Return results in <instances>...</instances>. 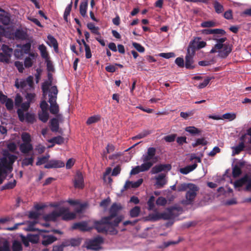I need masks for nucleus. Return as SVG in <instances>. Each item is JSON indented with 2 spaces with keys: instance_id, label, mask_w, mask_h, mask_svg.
Returning a JSON list of instances; mask_svg holds the SVG:
<instances>
[{
  "instance_id": "obj_30",
  "label": "nucleus",
  "mask_w": 251,
  "mask_h": 251,
  "mask_svg": "<svg viewBox=\"0 0 251 251\" xmlns=\"http://www.w3.org/2000/svg\"><path fill=\"white\" fill-rule=\"evenodd\" d=\"M194 184L191 183H183L179 184L177 187V191L178 192H182L187 191Z\"/></svg>"
},
{
  "instance_id": "obj_20",
  "label": "nucleus",
  "mask_w": 251,
  "mask_h": 251,
  "mask_svg": "<svg viewBox=\"0 0 251 251\" xmlns=\"http://www.w3.org/2000/svg\"><path fill=\"white\" fill-rule=\"evenodd\" d=\"M165 176L163 174H160L157 176L155 177L156 180L155 185L157 188H161L166 183L165 179Z\"/></svg>"
},
{
  "instance_id": "obj_17",
  "label": "nucleus",
  "mask_w": 251,
  "mask_h": 251,
  "mask_svg": "<svg viewBox=\"0 0 251 251\" xmlns=\"http://www.w3.org/2000/svg\"><path fill=\"white\" fill-rule=\"evenodd\" d=\"M176 209V207H172L167 208L166 212L160 213L161 219L169 220L175 217L174 211Z\"/></svg>"
},
{
  "instance_id": "obj_12",
  "label": "nucleus",
  "mask_w": 251,
  "mask_h": 251,
  "mask_svg": "<svg viewBox=\"0 0 251 251\" xmlns=\"http://www.w3.org/2000/svg\"><path fill=\"white\" fill-rule=\"evenodd\" d=\"M30 105V103L28 101L23 102L20 105L21 108L17 110V114L20 121L24 122L25 121L24 111H26L28 110Z\"/></svg>"
},
{
  "instance_id": "obj_29",
  "label": "nucleus",
  "mask_w": 251,
  "mask_h": 251,
  "mask_svg": "<svg viewBox=\"0 0 251 251\" xmlns=\"http://www.w3.org/2000/svg\"><path fill=\"white\" fill-rule=\"evenodd\" d=\"M80 244V241L79 239H71L70 240H68L67 241L63 242V246H78Z\"/></svg>"
},
{
  "instance_id": "obj_1",
  "label": "nucleus",
  "mask_w": 251,
  "mask_h": 251,
  "mask_svg": "<svg viewBox=\"0 0 251 251\" xmlns=\"http://www.w3.org/2000/svg\"><path fill=\"white\" fill-rule=\"evenodd\" d=\"M124 218L123 216H120L115 218L113 221H111L109 220H104L105 217H104L100 221L95 222V227L99 232L116 235L118 232L116 227L119 226Z\"/></svg>"
},
{
  "instance_id": "obj_58",
  "label": "nucleus",
  "mask_w": 251,
  "mask_h": 251,
  "mask_svg": "<svg viewBox=\"0 0 251 251\" xmlns=\"http://www.w3.org/2000/svg\"><path fill=\"white\" fill-rule=\"evenodd\" d=\"M21 138L23 143H30L31 141V136L30 134L26 132L22 133Z\"/></svg>"
},
{
  "instance_id": "obj_32",
  "label": "nucleus",
  "mask_w": 251,
  "mask_h": 251,
  "mask_svg": "<svg viewBox=\"0 0 251 251\" xmlns=\"http://www.w3.org/2000/svg\"><path fill=\"white\" fill-rule=\"evenodd\" d=\"M39 119L43 122L46 123L49 119V114L48 111H41L38 113Z\"/></svg>"
},
{
  "instance_id": "obj_64",
  "label": "nucleus",
  "mask_w": 251,
  "mask_h": 251,
  "mask_svg": "<svg viewBox=\"0 0 251 251\" xmlns=\"http://www.w3.org/2000/svg\"><path fill=\"white\" fill-rule=\"evenodd\" d=\"M167 200L162 197H159L156 201V203L158 205L164 206L167 203Z\"/></svg>"
},
{
  "instance_id": "obj_36",
  "label": "nucleus",
  "mask_w": 251,
  "mask_h": 251,
  "mask_svg": "<svg viewBox=\"0 0 251 251\" xmlns=\"http://www.w3.org/2000/svg\"><path fill=\"white\" fill-rule=\"evenodd\" d=\"M18 47H20L21 50H23V52L24 54H28L30 53V50L31 49V43L28 42L23 45H17Z\"/></svg>"
},
{
  "instance_id": "obj_50",
  "label": "nucleus",
  "mask_w": 251,
  "mask_h": 251,
  "mask_svg": "<svg viewBox=\"0 0 251 251\" xmlns=\"http://www.w3.org/2000/svg\"><path fill=\"white\" fill-rule=\"evenodd\" d=\"M207 144V141L205 140L204 138H198L196 140V142L192 144V146L193 147H196L198 145H206Z\"/></svg>"
},
{
  "instance_id": "obj_51",
  "label": "nucleus",
  "mask_w": 251,
  "mask_h": 251,
  "mask_svg": "<svg viewBox=\"0 0 251 251\" xmlns=\"http://www.w3.org/2000/svg\"><path fill=\"white\" fill-rule=\"evenodd\" d=\"M34 161V158L31 156L29 158H24L22 162V166H27L28 165H32Z\"/></svg>"
},
{
  "instance_id": "obj_8",
  "label": "nucleus",
  "mask_w": 251,
  "mask_h": 251,
  "mask_svg": "<svg viewBox=\"0 0 251 251\" xmlns=\"http://www.w3.org/2000/svg\"><path fill=\"white\" fill-rule=\"evenodd\" d=\"M3 157L1 159L0 162L6 168L11 167L17 158V156L11 154L7 151H3Z\"/></svg>"
},
{
  "instance_id": "obj_7",
  "label": "nucleus",
  "mask_w": 251,
  "mask_h": 251,
  "mask_svg": "<svg viewBox=\"0 0 251 251\" xmlns=\"http://www.w3.org/2000/svg\"><path fill=\"white\" fill-rule=\"evenodd\" d=\"M123 208L121 203H114L112 204L109 210V215L105 217L104 220H109L113 221L115 218L119 217L118 214L119 212ZM120 215H119L120 216Z\"/></svg>"
},
{
  "instance_id": "obj_9",
  "label": "nucleus",
  "mask_w": 251,
  "mask_h": 251,
  "mask_svg": "<svg viewBox=\"0 0 251 251\" xmlns=\"http://www.w3.org/2000/svg\"><path fill=\"white\" fill-rule=\"evenodd\" d=\"M195 52V47H193L190 44L187 49V52L185 56V66L187 69H192L194 67L193 64L194 63L193 56Z\"/></svg>"
},
{
  "instance_id": "obj_18",
  "label": "nucleus",
  "mask_w": 251,
  "mask_h": 251,
  "mask_svg": "<svg viewBox=\"0 0 251 251\" xmlns=\"http://www.w3.org/2000/svg\"><path fill=\"white\" fill-rule=\"evenodd\" d=\"M19 149L22 153L27 154L32 151L33 147L31 143H23L20 145Z\"/></svg>"
},
{
  "instance_id": "obj_13",
  "label": "nucleus",
  "mask_w": 251,
  "mask_h": 251,
  "mask_svg": "<svg viewBox=\"0 0 251 251\" xmlns=\"http://www.w3.org/2000/svg\"><path fill=\"white\" fill-rule=\"evenodd\" d=\"M74 187L76 188L82 189L84 187V179L82 173L77 171L74 177Z\"/></svg>"
},
{
  "instance_id": "obj_24",
  "label": "nucleus",
  "mask_w": 251,
  "mask_h": 251,
  "mask_svg": "<svg viewBox=\"0 0 251 251\" xmlns=\"http://www.w3.org/2000/svg\"><path fill=\"white\" fill-rule=\"evenodd\" d=\"M249 176L247 175L244 176L241 178L236 180L233 185L235 188L240 187L248 181Z\"/></svg>"
},
{
  "instance_id": "obj_60",
  "label": "nucleus",
  "mask_w": 251,
  "mask_h": 251,
  "mask_svg": "<svg viewBox=\"0 0 251 251\" xmlns=\"http://www.w3.org/2000/svg\"><path fill=\"white\" fill-rule=\"evenodd\" d=\"M28 240L32 243H37L39 241V236L37 234H28L27 235Z\"/></svg>"
},
{
  "instance_id": "obj_46",
  "label": "nucleus",
  "mask_w": 251,
  "mask_h": 251,
  "mask_svg": "<svg viewBox=\"0 0 251 251\" xmlns=\"http://www.w3.org/2000/svg\"><path fill=\"white\" fill-rule=\"evenodd\" d=\"M243 142L251 144V127L248 130V133L242 136L241 138Z\"/></svg>"
},
{
  "instance_id": "obj_10",
  "label": "nucleus",
  "mask_w": 251,
  "mask_h": 251,
  "mask_svg": "<svg viewBox=\"0 0 251 251\" xmlns=\"http://www.w3.org/2000/svg\"><path fill=\"white\" fill-rule=\"evenodd\" d=\"M156 152V150L154 148L151 147L148 149L147 152L142 157L143 164H149L151 165V168L155 162L154 156Z\"/></svg>"
},
{
  "instance_id": "obj_49",
  "label": "nucleus",
  "mask_w": 251,
  "mask_h": 251,
  "mask_svg": "<svg viewBox=\"0 0 251 251\" xmlns=\"http://www.w3.org/2000/svg\"><path fill=\"white\" fill-rule=\"evenodd\" d=\"M0 251H10L9 243L7 241L0 242Z\"/></svg>"
},
{
  "instance_id": "obj_23",
  "label": "nucleus",
  "mask_w": 251,
  "mask_h": 251,
  "mask_svg": "<svg viewBox=\"0 0 251 251\" xmlns=\"http://www.w3.org/2000/svg\"><path fill=\"white\" fill-rule=\"evenodd\" d=\"M197 167V164L194 163L192 165L187 166L185 167L180 168L179 170V172L183 175H187L190 172L195 170Z\"/></svg>"
},
{
  "instance_id": "obj_61",
  "label": "nucleus",
  "mask_w": 251,
  "mask_h": 251,
  "mask_svg": "<svg viewBox=\"0 0 251 251\" xmlns=\"http://www.w3.org/2000/svg\"><path fill=\"white\" fill-rule=\"evenodd\" d=\"M176 137V134H172L164 137V140L167 142H174Z\"/></svg>"
},
{
  "instance_id": "obj_6",
  "label": "nucleus",
  "mask_w": 251,
  "mask_h": 251,
  "mask_svg": "<svg viewBox=\"0 0 251 251\" xmlns=\"http://www.w3.org/2000/svg\"><path fill=\"white\" fill-rule=\"evenodd\" d=\"M191 186L192 187L187 191L185 195L186 200L184 201V204L186 205L193 203L199 190V188L196 185L194 184Z\"/></svg>"
},
{
  "instance_id": "obj_48",
  "label": "nucleus",
  "mask_w": 251,
  "mask_h": 251,
  "mask_svg": "<svg viewBox=\"0 0 251 251\" xmlns=\"http://www.w3.org/2000/svg\"><path fill=\"white\" fill-rule=\"evenodd\" d=\"M13 251H21L22 250V246L20 242L15 240L13 242L12 247Z\"/></svg>"
},
{
  "instance_id": "obj_3",
  "label": "nucleus",
  "mask_w": 251,
  "mask_h": 251,
  "mask_svg": "<svg viewBox=\"0 0 251 251\" xmlns=\"http://www.w3.org/2000/svg\"><path fill=\"white\" fill-rule=\"evenodd\" d=\"M227 40L226 37H223L219 40L210 52L211 53L219 52V56L222 58L226 57L232 50L229 44L224 43Z\"/></svg>"
},
{
  "instance_id": "obj_2",
  "label": "nucleus",
  "mask_w": 251,
  "mask_h": 251,
  "mask_svg": "<svg viewBox=\"0 0 251 251\" xmlns=\"http://www.w3.org/2000/svg\"><path fill=\"white\" fill-rule=\"evenodd\" d=\"M76 215L74 212H69V209L66 207H61L58 209L46 215L44 219L46 221H55L57 218L61 217L64 221H70L74 219Z\"/></svg>"
},
{
  "instance_id": "obj_28",
  "label": "nucleus",
  "mask_w": 251,
  "mask_h": 251,
  "mask_svg": "<svg viewBox=\"0 0 251 251\" xmlns=\"http://www.w3.org/2000/svg\"><path fill=\"white\" fill-rule=\"evenodd\" d=\"M185 130L193 135L200 134L201 132V129L193 126H190L185 127Z\"/></svg>"
},
{
  "instance_id": "obj_62",
  "label": "nucleus",
  "mask_w": 251,
  "mask_h": 251,
  "mask_svg": "<svg viewBox=\"0 0 251 251\" xmlns=\"http://www.w3.org/2000/svg\"><path fill=\"white\" fill-rule=\"evenodd\" d=\"M23 101V98L19 94L16 95L15 98V105L16 107H20Z\"/></svg>"
},
{
  "instance_id": "obj_16",
  "label": "nucleus",
  "mask_w": 251,
  "mask_h": 251,
  "mask_svg": "<svg viewBox=\"0 0 251 251\" xmlns=\"http://www.w3.org/2000/svg\"><path fill=\"white\" fill-rule=\"evenodd\" d=\"M38 54L34 52H30L29 53V56L26 57L24 60V65L26 68L31 67L35 58L37 57Z\"/></svg>"
},
{
  "instance_id": "obj_4",
  "label": "nucleus",
  "mask_w": 251,
  "mask_h": 251,
  "mask_svg": "<svg viewBox=\"0 0 251 251\" xmlns=\"http://www.w3.org/2000/svg\"><path fill=\"white\" fill-rule=\"evenodd\" d=\"M58 90L56 86L51 87L49 90V100L50 106V112L52 114H57L59 112V106L56 103Z\"/></svg>"
},
{
  "instance_id": "obj_40",
  "label": "nucleus",
  "mask_w": 251,
  "mask_h": 251,
  "mask_svg": "<svg viewBox=\"0 0 251 251\" xmlns=\"http://www.w3.org/2000/svg\"><path fill=\"white\" fill-rule=\"evenodd\" d=\"M26 34L23 30L17 29L14 33V37L16 39L23 40L25 38Z\"/></svg>"
},
{
  "instance_id": "obj_37",
  "label": "nucleus",
  "mask_w": 251,
  "mask_h": 251,
  "mask_svg": "<svg viewBox=\"0 0 251 251\" xmlns=\"http://www.w3.org/2000/svg\"><path fill=\"white\" fill-rule=\"evenodd\" d=\"M1 50L2 51V53L6 55H9L10 57H11L13 53V49L12 48H9L7 45L3 44L1 46Z\"/></svg>"
},
{
  "instance_id": "obj_33",
  "label": "nucleus",
  "mask_w": 251,
  "mask_h": 251,
  "mask_svg": "<svg viewBox=\"0 0 251 251\" xmlns=\"http://www.w3.org/2000/svg\"><path fill=\"white\" fill-rule=\"evenodd\" d=\"M87 27L91 30L92 33L100 37V34L99 31L100 28L98 26H96L93 23H89L87 24Z\"/></svg>"
},
{
  "instance_id": "obj_19",
  "label": "nucleus",
  "mask_w": 251,
  "mask_h": 251,
  "mask_svg": "<svg viewBox=\"0 0 251 251\" xmlns=\"http://www.w3.org/2000/svg\"><path fill=\"white\" fill-rule=\"evenodd\" d=\"M142 182L143 179L142 178L139 179L137 181L135 182L127 181L124 185V188L125 189H127L130 188H137L142 183Z\"/></svg>"
},
{
  "instance_id": "obj_14",
  "label": "nucleus",
  "mask_w": 251,
  "mask_h": 251,
  "mask_svg": "<svg viewBox=\"0 0 251 251\" xmlns=\"http://www.w3.org/2000/svg\"><path fill=\"white\" fill-rule=\"evenodd\" d=\"M64 163L60 160H51L48 162L44 166L45 168H57L64 167Z\"/></svg>"
},
{
  "instance_id": "obj_22",
  "label": "nucleus",
  "mask_w": 251,
  "mask_h": 251,
  "mask_svg": "<svg viewBox=\"0 0 251 251\" xmlns=\"http://www.w3.org/2000/svg\"><path fill=\"white\" fill-rule=\"evenodd\" d=\"M48 41L47 42V44L50 47H53L55 51L58 50V43L55 38L51 35H49L47 37Z\"/></svg>"
},
{
  "instance_id": "obj_11",
  "label": "nucleus",
  "mask_w": 251,
  "mask_h": 251,
  "mask_svg": "<svg viewBox=\"0 0 251 251\" xmlns=\"http://www.w3.org/2000/svg\"><path fill=\"white\" fill-rule=\"evenodd\" d=\"M103 242L102 237L98 236L94 239L89 241L87 244L86 247L88 249L93 250H98L100 249L101 244Z\"/></svg>"
},
{
  "instance_id": "obj_52",
  "label": "nucleus",
  "mask_w": 251,
  "mask_h": 251,
  "mask_svg": "<svg viewBox=\"0 0 251 251\" xmlns=\"http://www.w3.org/2000/svg\"><path fill=\"white\" fill-rule=\"evenodd\" d=\"M50 158V155L49 154L46 155V156H42L41 157L38 158V160L36 162V165L40 166L42 165L45 163H46Z\"/></svg>"
},
{
  "instance_id": "obj_57",
  "label": "nucleus",
  "mask_w": 251,
  "mask_h": 251,
  "mask_svg": "<svg viewBox=\"0 0 251 251\" xmlns=\"http://www.w3.org/2000/svg\"><path fill=\"white\" fill-rule=\"evenodd\" d=\"M236 114L234 113H227L223 115L222 118L232 121L236 118Z\"/></svg>"
},
{
  "instance_id": "obj_21",
  "label": "nucleus",
  "mask_w": 251,
  "mask_h": 251,
  "mask_svg": "<svg viewBox=\"0 0 251 251\" xmlns=\"http://www.w3.org/2000/svg\"><path fill=\"white\" fill-rule=\"evenodd\" d=\"M73 229H79L81 231H89L91 228L89 227L86 222L75 223L73 226Z\"/></svg>"
},
{
  "instance_id": "obj_59",
  "label": "nucleus",
  "mask_w": 251,
  "mask_h": 251,
  "mask_svg": "<svg viewBox=\"0 0 251 251\" xmlns=\"http://www.w3.org/2000/svg\"><path fill=\"white\" fill-rule=\"evenodd\" d=\"M25 120L27 123H33L35 121V116L32 114L27 113L25 116Z\"/></svg>"
},
{
  "instance_id": "obj_54",
  "label": "nucleus",
  "mask_w": 251,
  "mask_h": 251,
  "mask_svg": "<svg viewBox=\"0 0 251 251\" xmlns=\"http://www.w3.org/2000/svg\"><path fill=\"white\" fill-rule=\"evenodd\" d=\"M11 58L10 57V55H6V54H3L2 52H0V62H2L6 64H8L10 63Z\"/></svg>"
},
{
  "instance_id": "obj_39",
  "label": "nucleus",
  "mask_w": 251,
  "mask_h": 251,
  "mask_svg": "<svg viewBox=\"0 0 251 251\" xmlns=\"http://www.w3.org/2000/svg\"><path fill=\"white\" fill-rule=\"evenodd\" d=\"M213 6L217 13H222L224 11V8L223 5H222L217 1H215L213 2Z\"/></svg>"
},
{
  "instance_id": "obj_45",
  "label": "nucleus",
  "mask_w": 251,
  "mask_h": 251,
  "mask_svg": "<svg viewBox=\"0 0 251 251\" xmlns=\"http://www.w3.org/2000/svg\"><path fill=\"white\" fill-rule=\"evenodd\" d=\"M10 21V19L9 16L0 14V22L3 24L4 25H9Z\"/></svg>"
},
{
  "instance_id": "obj_41",
  "label": "nucleus",
  "mask_w": 251,
  "mask_h": 251,
  "mask_svg": "<svg viewBox=\"0 0 251 251\" xmlns=\"http://www.w3.org/2000/svg\"><path fill=\"white\" fill-rule=\"evenodd\" d=\"M100 119V115H94L88 118L86 121V124L88 125H91L93 123H95L99 121Z\"/></svg>"
},
{
  "instance_id": "obj_63",
  "label": "nucleus",
  "mask_w": 251,
  "mask_h": 251,
  "mask_svg": "<svg viewBox=\"0 0 251 251\" xmlns=\"http://www.w3.org/2000/svg\"><path fill=\"white\" fill-rule=\"evenodd\" d=\"M154 201H155L154 197L153 196H151L150 198V199L147 202L149 210H152L153 209V208L154 207Z\"/></svg>"
},
{
  "instance_id": "obj_31",
  "label": "nucleus",
  "mask_w": 251,
  "mask_h": 251,
  "mask_svg": "<svg viewBox=\"0 0 251 251\" xmlns=\"http://www.w3.org/2000/svg\"><path fill=\"white\" fill-rule=\"evenodd\" d=\"M244 147L245 146L243 142H241L238 146L232 147V155L239 154L243 150Z\"/></svg>"
},
{
  "instance_id": "obj_38",
  "label": "nucleus",
  "mask_w": 251,
  "mask_h": 251,
  "mask_svg": "<svg viewBox=\"0 0 251 251\" xmlns=\"http://www.w3.org/2000/svg\"><path fill=\"white\" fill-rule=\"evenodd\" d=\"M64 139L60 136L53 137L48 140V142L50 143L61 144L64 143Z\"/></svg>"
},
{
  "instance_id": "obj_5",
  "label": "nucleus",
  "mask_w": 251,
  "mask_h": 251,
  "mask_svg": "<svg viewBox=\"0 0 251 251\" xmlns=\"http://www.w3.org/2000/svg\"><path fill=\"white\" fill-rule=\"evenodd\" d=\"M15 86L16 88L21 89L25 92L31 91L34 89L33 77L30 75L25 79H22L20 80L16 79Z\"/></svg>"
},
{
  "instance_id": "obj_47",
  "label": "nucleus",
  "mask_w": 251,
  "mask_h": 251,
  "mask_svg": "<svg viewBox=\"0 0 251 251\" xmlns=\"http://www.w3.org/2000/svg\"><path fill=\"white\" fill-rule=\"evenodd\" d=\"M73 2L72 1L71 3L66 7L65 8L64 13V19L65 21L68 22V17L70 15L72 7Z\"/></svg>"
},
{
  "instance_id": "obj_35",
  "label": "nucleus",
  "mask_w": 251,
  "mask_h": 251,
  "mask_svg": "<svg viewBox=\"0 0 251 251\" xmlns=\"http://www.w3.org/2000/svg\"><path fill=\"white\" fill-rule=\"evenodd\" d=\"M140 212V207L139 206H136L130 210V216L132 218L137 217L139 215Z\"/></svg>"
},
{
  "instance_id": "obj_43",
  "label": "nucleus",
  "mask_w": 251,
  "mask_h": 251,
  "mask_svg": "<svg viewBox=\"0 0 251 251\" xmlns=\"http://www.w3.org/2000/svg\"><path fill=\"white\" fill-rule=\"evenodd\" d=\"M51 81H46L42 85V90L44 96H46L47 94L50 86L51 85Z\"/></svg>"
},
{
  "instance_id": "obj_42",
  "label": "nucleus",
  "mask_w": 251,
  "mask_h": 251,
  "mask_svg": "<svg viewBox=\"0 0 251 251\" xmlns=\"http://www.w3.org/2000/svg\"><path fill=\"white\" fill-rule=\"evenodd\" d=\"M214 79V77L212 76H207L206 78L204 79L203 81L201 83H200L198 86L197 87L199 89H202L205 87L209 83L210 81L212 79Z\"/></svg>"
},
{
  "instance_id": "obj_26",
  "label": "nucleus",
  "mask_w": 251,
  "mask_h": 251,
  "mask_svg": "<svg viewBox=\"0 0 251 251\" xmlns=\"http://www.w3.org/2000/svg\"><path fill=\"white\" fill-rule=\"evenodd\" d=\"M56 239V238L52 235L44 236L42 243L44 246H47L52 244Z\"/></svg>"
},
{
  "instance_id": "obj_27",
  "label": "nucleus",
  "mask_w": 251,
  "mask_h": 251,
  "mask_svg": "<svg viewBox=\"0 0 251 251\" xmlns=\"http://www.w3.org/2000/svg\"><path fill=\"white\" fill-rule=\"evenodd\" d=\"M88 6V1L85 0L80 3L79 6V11L81 15L85 17L86 16L87 9Z\"/></svg>"
},
{
  "instance_id": "obj_56",
  "label": "nucleus",
  "mask_w": 251,
  "mask_h": 251,
  "mask_svg": "<svg viewBox=\"0 0 251 251\" xmlns=\"http://www.w3.org/2000/svg\"><path fill=\"white\" fill-rule=\"evenodd\" d=\"M82 42L83 43L85 47V56L87 58H90L92 57L90 48L89 45L85 43L83 39L82 40Z\"/></svg>"
},
{
  "instance_id": "obj_53",
  "label": "nucleus",
  "mask_w": 251,
  "mask_h": 251,
  "mask_svg": "<svg viewBox=\"0 0 251 251\" xmlns=\"http://www.w3.org/2000/svg\"><path fill=\"white\" fill-rule=\"evenodd\" d=\"M216 25V23L213 21H204L202 22L201 24V26L202 27H212Z\"/></svg>"
},
{
  "instance_id": "obj_34",
  "label": "nucleus",
  "mask_w": 251,
  "mask_h": 251,
  "mask_svg": "<svg viewBox=\"0 0 251 251\" xmlns=\"http://www.w3.org/2000/svg\"><path fill=\"white\" fill-rule=\"evenodd\" d=\"M50 128L52 131L57 132L59 129L58 121L56 118H53L50 122Z\"/></svg>"
},
{
  "instance_id": "obj_55",
  "label": "nucleus",
  "mask_w": 251,
  "mask_h": 251,
  "mask_svg": "<svg viewBox=\"0 0 251 251\" xmlns=\"http://www.w3.org/2000/svg\"><path fill=\"white\" fill-rule=\"evenodd\" d=\"M232 176L234 178L239 176L241 174V170L239 166L235 165L232 169Z\"/></svg>"
},
{
  "instance_id": "obj_25",
  "label": "nucleus",
  "mask_w": 251,
  "mask_h": 251,
  "mask_svg": "<svg viewBox=\"0 0 251 251\" xmlns=\"http://www.w3.org/2000/svg\"><path fill=\"white\" fill-rule=\"evenodd\" d=\"M38 50H39L41 56L43 58L45 59V60L50 59L47 47L44 44L39 45L38 47Z\"/></svg>"
},
{
  "instance_id": "obj_44",
  "label": "nucleus",
  "mask_w": 251,
  "mask_h": 251,
  "mask_svg": "<svg viewBox=\"0 0 251 251\" xmlns=\"http://www.w3.org/2000/svg\"><path fill=\"white\" fill-rule=\"evenodd\" d=\"M26 94L25 96V99L27 100V101L30 103H33L35 101L36 94L34 93H29L26 92Z\"/></svg>"
},
{
  "instance_id": "obj_15",
  "label": "nucleus",
  "mask_w": 251,
  "mask_h": 251,
  "mask_svg": "<svg viewBox=\"0 0 251 251\" xmlns=\"http://www.w3.org/2000/svg\"><path fill=\"white\" fill-rule=\"evenodd\" d=\"M151 168V165L149 164H142L141 166H137L133 168L131 172V175H136L141 172H145Z\"/></svg>"
}]
</instances>
